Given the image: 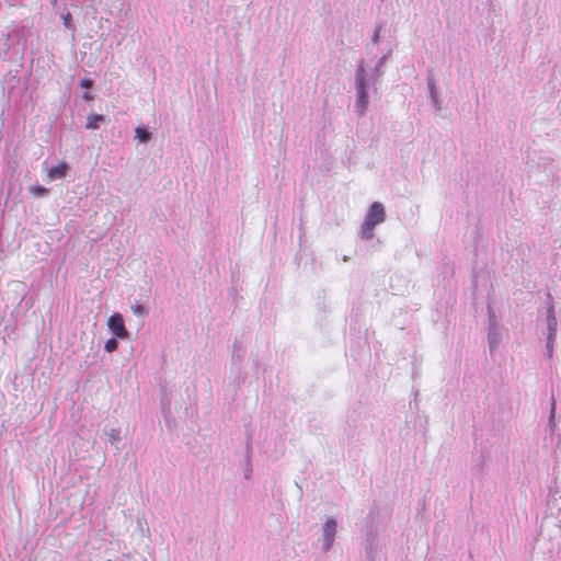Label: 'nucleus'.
<instances>
[{
	"mask_svg": "<svg viewBox=\"0 0 561 561\" xmlns=\"http://www.w3.org/2000/svg\"><path fill=\"white\" fill-rule=\"evenodd\" d=\"M386 219L383 206L375 202L371 204L368 213L366 214L365 221L362 225V234L366 239H371L374 229L377 225L383 222Z\"/></svg>",
	"mask_w": 561,
	"mask_h": 561,
	"instance_id": "obj_1",
	"label": "nucleus"
},
{
	"mask_svg": "<svg viewBox=\"0 0 561 561\" xmlns=\"http://www.w3.org/2000/svg\"><path fill=\"white\" fill-rule=\"evenodd\" d=\"M107 327L113 332L115 337L118 339H127L128 337V331L125 327L123 316L118 312L113 313L107 319Z\"/></svg>",
	"mask_w": 561,
	"mask_h": 561,
	"instance_id": "obj_2",
	"label": "nucleus"
},
{
	"mask_svg": "<svg viewBox=\"0 0 561 561\" xmlns=\"http://www.w3.org/2000/svg\"><path fill=\"white\" fill-rule=\"evenodd\" d=\"M368 105V94L366 91V81L364 77V70L357 76V107L359 114H364Z\"/></svg>",
	"mask_w": 561,
	"mask_h": 561,
	"instance_id": "obj_3",
	"label": "nucleus"
},
{
	"mask_svg": "<svg viewBox=\"0 0 561 561\" xmlns=\"http://www.w3.org/2000/svg\"><path fill=\"white\" fill-rule=\"evenodd\" d=\"M336 533V523L333 518H329L323 526V548L329 550L333 545Z\"/></svg>",
	"mask_w": 561,
	"mask_h": 561,
	"instance_id": "obj_4",
	"label": "nucleus"
},
{
	"mask_svg": "<svg viewBox=\"0 0 561 561\" xmlns=\"http://www.w3.org/2000/svg\"><path fill=\"white\" fill-rule=\"evenodd\" d=\"M68 164L66 162H60L55 167H51L47 172V179L49 181H54L57 179H62L67 175Z\"/></svg>",
	"mask_w": 561,
	"mask_h": 561,
	"instance_id": "obj_5",
	"label": "nucleus"
},
{
	"mask_svg": "<svg viewBox=\"0 0 561 561\" xmlns=\"http://www.w3.org/2000/svg\"><path fill=\"white\" fill-rule=\"evenodd\" d=\"M105 122V116L101 114H92L88 117L85 128L87 129H98L100 124Z\"/></svg>",
	"mask_w": 561,
	"mask_h": 561,
	"instance_id": "obj_6",
	"label": "nucleus"
},
{
	"mask_svg": "<svg viewBox=\"0 0 561 561\" xmlns=\"http://www.w3.org/2000/svg\"><path fill=\"white\" fill-rule=\"evenodd\" d=\"M136 137L142 141V142H147L150 140L151 138V134L149 131H147L146 129L141 128V127H137L136 128Z\"/></svg>",
	"mask_w": 561,
	"mask_h": 561,
	"instance_id": "obj_7",
	"label": "nucleus"
},
{
	"mask_svg": "<svg viewBox=\"0 0 561 561\" xmlns=\"http://www.w3.org/2000/svg\"><path fill=\"white\" fill-rule=\"evenodd\" d=\"M118 347V342L116 341L115 337H111L108 339L106 342H105V345H104V350L107 352V353H112L114 351H116Z\"/></svg>",
	"mask_w": 561,
	"mask_h": 561,
	"instance_id": "obj_8",
	"label": "nucleus"
},
{
	"mask_svg": "<svg viewBox=\"0 0 561 561\" xmlns=\"http://www.w3.org/2000/svg\"><path fill=\"white\" fill-rule=\"evenodd\" d=\"M30 192L34 195V196H43L47 193V188L44 187V186H41V185H33L31 186L30 188Z\"/></svg>",
	"mask_w": 561,
	"mask_h": 561,
	"instance_id": "obj_9",
	"label": "nucleus"
},
{
	"mask_svg": "<svg viewBox=\"0 0 561 561\" xmlns=\"http://www.w3.org/2000/svg\"><path fill=\"white\" fill-rule=\"evenodd\" d=\"M62 21L68 30H73L72 16L70 12H67L66 14L62 15Z\"/></svg>",
	"mask_w": 561,
	"mask_h": 561,
	"instance_id": "obj_10",
	"label": "nucleus"
},
{
	"mask_svg": "<svg viewBox=\"0 0 561 561\" xmlns=\"http://www.w3.org/2000/svg\"><path fill=\"white\" fill-rule=\"evenodd\" d=\"M80 85L85 89H90L93 85V81L89 78H84L81 80Z\"/></svg>",
	"mask_w": 561,
	"mask_h": 561,
	"instance_id": "obj_11",
	"label": "nucleus"
},
{
	"mask_svg": "<svg viewBox=\"0 0 561 561\" xmlns=\"http://www.w3.org/2000/svg\"><path fill=\"white\" fill-rule=\"evenodd\" d=\"M133 311L137 316H144L146 313V310L142 306L133 307Z\"/></svg>",
	"mask_w": 561,
	"mask_h": 561,
	"instance_id": "obj_12",
	"label": "nucleus"
},
{
	"mask_svg": "<svg viewBox=\"0 0 561 561\" xmlns=\"http://www.w3.org/2000/svg\"><path fill=\"white\" fill-rule=\"evenodd\" d=\"M378 39H379V30L376 31V33L374 34V37H373L374 43H377Z\"/></svg>",
	"mask_w": 561,
	"mask_h": 561,
	"instance_id": "obj_13",
	"label": "nucleus"
},
{
	"mask_svg": "<svg viewBox=\"0 0 561 561\" xmlns=\"http://www.w3.org/2000/svg\"><path fill=\"white\" fill-rule=\"evenodd\" d=\"M83 98H84L85 100H88V101L92 100V96H91L90 94H88V93H87V94H84V95H83Z\"/></svg>",
	"mask_w": 561,
	"mask_h": 561,
	"instance_id": "obj_14",
	"label": "nucleus"
},
{
	"mask_svg": "<svg viewBox=\"0 0 561 561\" xmlns=\"http://www.w3.org/2000/svg\"><path fill=\"white\" fill-rule=\"evenodd\" d=\"M553 335L554 333H550V336H549V340L552 341L553 340Z\"/></svg>",
	"mask_w": 561,
	"mask_h": 561,
	"instance_id": "obj_15",
	"label": "nucleus"
}]
</instances>
